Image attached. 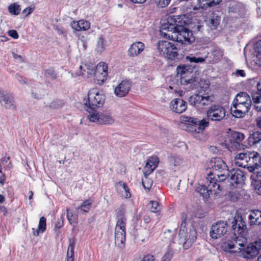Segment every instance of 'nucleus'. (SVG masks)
<instances>
[{"mask_svg":"<svg viewBox=\"0 0 261 261\" xmlns=\"http://www.w3.org/2000/svg\"><path fill=\"white\" fill-rule=\"evenodd\" d=\"M185 21H182L180 16H172L168 18L167 21L161 27L162 36L171 38L177 43L167 41H159L158 49L160 54L171 60H179L187 52L188 45L195 41V37L191 31L185 27Z\"/></svg>","mask_w":261,"mask_h":261,"instance_id":"nucleus-1","label":"nucleus"},{"mask_svg":"<svg viewBox=\"0 0 261 261\" xmlns=\"http://www.w3.org/2000/svg\"><path fill=\"white\" fill-rule=\"evenodd\" d=\"M207 179L220 184L227 179L229 175L228 166L225 162L219 158H212L207 163Z\"/></svg>","mask_w":261,"mask_h":261,"instance_id":"nucleus-2","label":"nucleus"},{"mask_svg":"<svg viewBox=\"0 0 261 261\" xmlns=\"http://www.w3.org/2000/svg\"><path fill=\"white\" fill-rule=\"evenodd\" d=\"M125 209L123 205H121L116 211L117 219L115 229V244L120 248H123L125 241V225L126 218H125Z\"/></svg>","mask_w":261,"mask_h":261,"instance_id":"nucleus-3","label":"nucleus"},{"mask_svg":"<svg viewBox=\"0 0 261 261\" xmlns=\"http://www.w3.org/2000/svg\"><path fill=\"white\" fill-rule=\"evenodd\" d=\"M84 67L87 69V74L81 73V75L86 78L94 75L95 78L99 82L103 83L107 78L108 74V65L104 62H100L95 67L93 64H85Z\"/></svg>","mask_w":261,"mask_h":261,"instance_id":"nucleus-4","label":"nucleus"},{"mask_svg":"<svg viewBox=\"0 0 261 261\" xmlns=\"http://www.w3.org/2000/svg\"><path fill=\"white\" fill-rule=\"evenodd\" d=\"M105 100V96L100 93L97 89H90L88 93V98L84 100L87 108L93 111L96 108L102 107Z\"/></svg>","mask_w":261,"mask_h":261,"instance_id":"nucleus-5","label":"nucleus"},{"mask_svg":"<svg viewBox=\"0 0 261 261\" xmlns=\"http://www.w3.org/2000/svg\"><path fill=\"white\" fill-rule=\"evenodd\" d=\"M181 121L187 123V129L188 131L192 133H199L208 126L209 121L208 119H203L198 120L197 118L187 116H180Z\"/></svg>","mask_w":261,"mask_h":261,"instance_id":"nucleus-6","label":"nucleus"},{"mask_svg":"<svg viewBox=\"0 0 261 261\" xmlns=\"http://www.w3.org/2000/svg\"><path fill=\"white\" fill-rule=\"evenodd\" d=\"M206 179L207 185L198 184L196 187V190L205 199L208 198L211 195H215L219 193L221 191L220 184Z\"/></svg>","mask_w":261,"mask_h":261,"instance_id":"nucleus-7","label":"nucleus"},{"mask_svg":"<svg viewBox=\"0 0 261 261\" xmlns=\"http://www.w3.org/2000/svg\"><path fill=\"white\" fill-rule=\"evenodd\" d=\"M208 120L215 122L222 121L226 116V110L221 105L214 104L211 106L206 111Z\"/></svg>","mask_w":261,"mask_h":261,"instance_id":"nucleus-8","label":"nucleus"},{"mask_svg":"<svg viewBox=\"0 0 261 261\" xmlns=\"http://www.w3.org/2000/svg\"><path fill=\"white\" fill-rule=\"evenodd\" d=\"M197 239V231L195 228L190 229L189 231L187 230H179V242L182 244L183 247L187 249L190 247L192 244Z\"/></svg>","mask_w":261,"mask_h":261,"instance_id":"nucleus-9","label":"nucleus"},{"mask_svg":"<svg viewBox=\"0 0 261 261\" xmlns=\"http://www.w3.org/2000/svg\"><path fill=\"white\" fill-rule=\"evenodd\" d=\"M231 229L234 236L243 237L248 232L247 224L242 216L236 215L231 222Z\"/></svg>","mask_w":261,"mask_h":261,"instance_id":"nucleus-10","label":"nucleus"},{"mask_svg":"<svg viewBox=\"0 0 261 261\" xmlns=\"http://www.w3.org/2000/svg\"><path fill=\"white\" fill-rule=\"evenodd\" d=\"M239 249L244 258H253L259 254L261 250V239L250 243L246 248Z\"/></svg>","mask_w":261,"mask_h":261,"instance_id":"nucleus-11","label":"nucleus"},{"mask_svg":"<svg viewBox=\"0 0 261 261\" xmlns=\"http://www.w3.org/2000/svg\"><path fill=\"white\" fill-rule=\"evenodd\" d=\"M188 101L192 106L201 107L210 105L213 101V98L206 94H195L189 97Z\"/></svg>","mask_w":261,"mask_h":261,"instance_id":"nucleus-12","label":"nucleus"},{"mask_svg":"<svg viewBox=\"0 0 261 261\" xmlns=\"http://www.w3.org/2000/svg\"><path fill=\"white\" fill-rule=\"evenodd\" d=\"M229 175H227L230 185L234 187L241 186L246 178L244 172L240 169H233L229 170Z\"/></svg>","mask_w":261,"mask_h":261,"instance_id":"nucleus-13","label":"nucleus"},{"mask_svg":"<svg viewBox=\"0 0 261 261\" xmlns=\"http://www.w3.org/2000/svg\"><path fill=\"white\" fill-rule=\"evenodd\" d=\"M0 103L5 109L16 110V105L13 95L6 91L0 89Z\"/></svg>","mask_w":261,"mask_h":261,"instance_id":"nucleus-14","label":"nucleus"},{"mask_svg":"<svg viewBox=\"0 0 261 261\" xmlns=\"http://www.w3.org/2000/svg\"><path fill=\"white\" fill-rule=\"evenodd\" d=\"M227 223L225 221H219L212 225L210 231V236L217 239L224 236L227 231Z\"/></svg>","mask_w":261,"mask_h":261,"instance_id":"nucleus-15","label":"nucleus"},{"mask_svg":"<svg viewBox=\"0 0 261 261\" xmlns=\"http://www.w3.org/2000/svg\"><path fill=\"white\" fill-rule=\"evenodd\" d=\"M251 107V104L248 102L243 104L232 102L230 110L234 117L236 118H242L249 112Z\"/></svg>","mask_w":261,"mask_h":261,"instance_id":"nucleus-16","label":"nucleus"},{"mask_svg":"<svg viewBox=\"0 0 261 261\" xmlns=\"http://www.w3.org/2000/svg\"><path fill=\"white\" fill-rule=\"evenodd\" d=\"M248 166L246 168L250 172L254 173L256 169L261 167V158L260 155L255 151H250L248 155Z\"/></svg>","mask_w":261,"mask_h":261,"instance_id":"nucleus-17","label":"nucleus"},{"mask_svg":"<svg viewBox=\"0 0 261 261\" xmlns=\"http://www.w3.org/2000/svg\"><path fill=\"white\" fill-rule=\"evenodd\" d=\"M131 87L132 82L130 81L123 80L115 87L114 93L117 97H124L128 93Z\"/></svg>","mask_w":261,"mask_h":261,"instance_id":"nucleus-18","label":"nucleus"},{"mask_svg":"<svg viewBox=\"0 0 261 261\" xmlns=\"http://www.w3.org/2000/svg\"><path fill=\"white\" fill-rule=\"evenodd\" d=\"M170 108L173 111L180 114L187 110V102L182 99L176 98L171 102Z\"/></svg>","mask_w":261,"mask_h":261,"instance_id":"nucleus-19","label":"nucleus"},{"mask_svg":"<svg viewBox=\"0 0 261 261\" xmlns=\"http://www.w3.org/2000/svg\"><path fill=\"white\" fill-rule=\"evenodd\" d=\"M145 49V44L140 41L133 43L128 48L127 55L130 57H135L139 55Z\"/></svg>","mask_w":261,"mask_h":261,"instance_id":"nucleus-20","label":"nucleus"},{"mask_svg":"<svg viewBox=\"0 0 261 261\" xmlns=\"http://www.w3.org/2000/svg\"><path fill=\"white\" fill-rule=\"evenodd\" d=\"M244 138V134L238 132H233L231 133L229 140L232 143V146H234L238 149H244V145L241 142Z\"/></svg>","mask_w":261,"mask_h":261,"instance_id":"nucleus-21","label":"nucleus"},{"mask_svg":"<svg viewBox=\"0 0 261 261\" xmlns=\"http://www.w3.org/2000/svg\"><path fill=\"white\" fill-rule=\"evenodd\" d=\"M159 163V159L157 156L150 157L144 167V173L146 176L151 173L154 169L158 167Z\"/></svg>","mask_w":261,"mask_h":261,"instance_id":"nucleus-22","label":"nucleus"},{"mask_svg":"<svg viewBox=\"0 0 261 261\" xmlns=\"http://www.w3.org/2000/svg\"><path fill=\"white\" fill-rule=\"evenodd\" d=\"M250 151H243L237 155L234 159L236 165L244 168H246L248 163V159Z\"/></svg>","mask_w":261,"mask_h":261,"instance_id":"nucleus-23","label":"nucleus"},{"mask_svg":"<svg viewBox=\"0 0 261 261\" xmlns=\"http://www.w3.org/2000/svg\"><path fill=\"white\" fill-rule=\"evenodd\" d=\"M248 220L249 223L252 225L261 224V211L258 210H253L251 211L249 216Z\"/></svg>","mask_w":261,"mask_h":261,"instance_id":"nucleus-24","label":"nucleus"},{"mask_svg":"<svg viewBox=\"0 0 261 261\" xmlns=\"http://www.w3.org/2000/svg\"><path fill=\"white\" fill-rule=\"evenodd\" d=\"M232 102L243 104L248 102L249 103H250L251 105H252V101L249 95L246 92H242L238 93L236 95Z\"/></svg>","mask_w":261,"mask_h":261,"instance_id":"nucleus-25","label":"nucleus"},{"mask_svg":"<svg viewBox=\"0 0 261 261\" xmlns=\"http://www.w3.org/2000/svg\"><path fill=\"white\" fill-rule=\"evenodd\" d=\"M46 228V219L44 217H41L40 218L38 229L35 230L33 228V234L35 236H38L40 233H43Z\"/></svg>","mask_w":261,"mask_h":261,"instance_id":"nucleus-26","label":"nucleus"},{"mask_svg":"<svg viewBox=\"0 0 261 261\" xmlns=\"http://www.w3.org/2000/svg\"><path fill=\"white\" fill-rule=\"evenodd\" d=\"M261 141V132L255 131L250 135L248 138V144L250 146L255 145Z\"/></svg>","mask_w":261,"mask_h":261,"instance_id":"nucleus-27","label":"nucleus"},{"mask_svg":"<svg viewBox=\"0 0 261 261\" xmlns=\"http://www.w3.org/2000/svg\"><path fill=\"white\" fill-rule=\"evenodd\" d=\"M191 44H188V50H189L187 52H186L184 53V54H186L188 53L189 55H192L194 57H203V56H207L206 55L204 54V48L203 47H200L199 48H195V49H191L190 45Z\"/></svg>","mask_w":261,"mask_h":261,"instance_id":"nucleus-28","label":"nucleus"},{"mask_svg":"<svg viewBox=\"0 0 261 261\" xmlns=\"http://www.w3.org/2000/svg\"><path fill=\"white\" fill-rule=\"evenodd\" d=\"M176 70L178 74H180V76H188L193 72V68H191V66L185 65L178 66Z\"/></svg>","mask_w":261,"mask_h":261,"instance_id":"nucleus-29","label":"nucleus"},{"mask_svg":"<svg viewBox=\"0 0 261 261\" xmlns=\"http://www.w3.org/2000/svg\"><path fill=\"white\" fill-rule=\"evenodd\" d=\"M221 17L215 14H214L211 18L207 20V25L212 30L216 29L220 24Z\"/></svg>","mask_w":261,"mask_h":261,"instance_id":"nucleus-30","label":"nucleus"},{"mask_svg":"<svg viewBox=\"0 0 261 261\" xmlns=\"http://www.w3.org/2000/svg\"><path fill=\"white\" fill-rule=\"evenodd\" d=\"M107 46V41L102 35H100L97 39L96 43V50L101 53L106 49Z\"/></svg>","mask_w":261,"mask_h":261,"instance_id":"nucleus-31","label":"nucleus"},{"mask_svg":"<svg viewBox=\"0 0 261 261\" xmlns=\"http://www.w3.org/2000/svg\"><path fill=\"white\" fill-rule=\"evenodd\" d=\"M99 124H111L114 122L113 117L107 114H100V118H99Z\"/></svg>","mask_w":261,"mask_h":261,"instance_id":"nucleus-32","label":"nucleus"},{"mask_svg":"<svg viewBox=\"0 0 261 261\" xmlns=\"http://www.w3.org/2000/svg\"><path fill=\"white\" fill-rule=\"evenodd\" d=\"M211 54L213 56V61L216 62L220 60L223 55V50L218 47H215L211 51Z\"/></svg>","mask_w":261,"mask_h":261,"instance_id":"nucleus-33","label":"nucleus"},{"mask_svg":"<svg viewBox=\"0 0 261 261\" xmlns=\"http://www.w3.org/2000/svg\"><path fill=\"white\" fill-rule=\"evenodd\" d=\"M44 75L46 78L54 80L58 77V73L53 67H49L43 71Z\"/></svg>","mask_w":261,"mask_h":261,"instance_id":"nucleus-34","label":"nucleus"},{"mask_svg":"<svg viewBox=\"0 0 261 261\" xmlns=\"http://www.w3.org/2000/svg\"><path fill=\"white\" fill-rule=\"evenodd\" d=\"M207 56L203 57H194L192 55L187 56L186 59L191 63H204Z\"/></svg>","mask_w":261,"mask_h":261,"instance_id":"nucleus-35","label":"nucleus"},{"mask_svg":"<svg viewBox=\"0 0 261 261\" xmlns=\"http://www.w3.org/2000/svg\"><path fill=\"white\" fill-rule=\"evenodd\" d=\"M86 110L89 113L88 116L89 121L99 124V118H100V114L97 113L95 110L92 111L91 110L87 108Z\"/></svg>","mask_w":261,"mask_h":261,"instance_id":"nucleus-36","label":"nucleus"},{"mask_svg":"<svg viewBox=\"0 0 261 261\" xmlns=\"http://www.w3.org/2000/svg\"><path fill=\"white\" fill-rule=\"evenodd\" d=\"M187 76H181V83L184 85H188L190 84V88L193 89L195 85L196 81L195 78L190 76L187 77Z\"/></svg>","mask_w":261,"mask_h":261,"instance_id":"nucleus-37","label":"nucleus"},{"mask_svg":"<svg viewBox=\"0 0 261 261\" xmlns=\"http://www.w3.org/2000/svg\"><path fill=\"white\" fill-rule=\"evenodd\" d=\"M67 218L69 223L73 227H75L78 221V216L67 210Z\"/></svg>","mask_w":261,"mask_h":261,"instance_id":"nucleus-38","label":"nucleus"},{"mask_svg":"<svg viewBox=\"0 0 261 261\" xmlns=\"http://www.w3.org/2000/svg\"><path fill=\"white\" fill-rule=\"evenodd\" d=\"M241 4L232 2L229 4L228 12L229 13H238L240 12Z\"/></svg>","mask_w":261,"mask_h":261,"instance_id":"nucleus-39","label":"nucleus"},{"mask_svg":"<svg viewBox=\"0 0 261 261\" xmlns=\"http://www.w3.org/2000/svg\"><path fill=\"white\" fill-rule=\"evenodd\" d=\"M251 96L257 111L261 112V96L256 93H251Z\"/></svg>","mask_w":261,"mask_h":261,"instance_id":"nucleus-40","label":"nucleus"},{"mask_svg":"<svg viewBox=\"0 0 261 261\" xmlns=\"http://www.w3.org/2000/svg\"><path fill=\"white\" fill-rule=\"evenodd\" d=\"M74 242H71L70 241V244L68 247L66 260V261H73V255H74Z\"/></svg>","mask_w":261,"mask_h":261,"instance_id":"nucleus-41","label":"nucleus"},{"mask_svg":"<svg viewBox=\"0 0 261 261\" xmlns=\"http://www.w3.org/2000/svg\"><path fill=\"white\" fill-rule=\"evenodd\" d=\"M8 11L11 14L18 15L21 11L20 6L16 3H13L9 6Z\"/></svg>","mask_w":261,"mask_h":261,"instance_id":"nucleus-42","label":"nucleus"},{"mask_svg":"<svg viewBox=\"0 0 261 261\" xmlns=\"http://www.w3.org/2000/svg\"><path fill=\"white\" fill-rule=\"evenodd\" d=\"M92 203V201L89 199L85 200L76 209L81 210L84 212H88L91 207Z\"/></svg>","mask_w":261,"mask_h":261,"instance_id":"nucleus-43","label":"nucleus"},{"mask_svg":"<svg viewBox=\"0 0 261 261\" xmlns=\"http://www.w3.org/2000/svg\"><path fill=\"white\" fill-rule=\"evenodd\" d=\"M234 242L237 244V240H228L224 243L222 247L223 250L226 252H231L232 251L231 250L236 247V245L234 244Z\"/></svg>","mask_w":261,"mask_h":261,"instance_id":"nucleus-44","label":"nucleus"},{"mask_svg":"<svg viewBox=\"0 0 261 261\" xmlns=\"http://www.w3.org/2000/svg\"><path fill=\"white\" fill-rule=\"evenodd\" d=\"M182 162L181 158L179 156L176 155H171L169 158V162L170 165H173L174 166H177L180 165Z\"/></svg>","mask_w":261,"mask_h":261,"instance_id":"nucleus-45","label":"nucleus"},{"mask_svg":"<svg viewBox=\"0 0 261 261\" xmlns=\"http://www.w3.org/2000/svg\"><path fill=\"white\" fill-rule=\"evenodd\" d=\"M79 24L81 31H87L90 28V23L88 21L84 19L79 20Z\"/></svg>","mask_w":261,"mask_h":261,"instance_id":"nucleus-46","label":"nucleus"},{"mask_svg":"<svg viewBox=\"0 0 261 261\" xmlns=\"http://www.w3.org/2000/svg\"><path fill=\"white\" fill-rule=\"evenodd\" d=\"M171 2V0H154V3L158 8H164L166 7Z\"/></svg>","mask_w":261,"mask_h":261,"instance_id":"nucleus-47","label":"nucleus"},{"mask_svg":"<svg viewBox=\"0 0 261 261\" xmlns=\"http://www.w3.org/2000/svg\"><path fill=\"white\" fill-rule=\"evenodd\" d=\"M117 186H119L120 188H122L124 191H125L126 193V198H129L131 196V194L130 192H129V189L126 186V184L124 183L123 181H120L118 182Z\"/></svg>","mask_w":261,"mask_h":261,"instance_id":"nucleus-48","label":"nucleus"},{"mask_svg":"<svg viewBox=\"0 0 261 261\" xmlns=\"http://www.w3.org/2000/svg\"><path fill=\"white\" fill-rule=\"evenodd\" d=\"M254 49L256 57L261 60V40H258L256 43Z\"/></svg>","mask_w":261,"mask_h":261,"instance_id":"nucleus-49","label":"nucleus"},{"mask_svg":"<svg viewBox=\"0 0 261 261\" xmlns=\"http://www.w3.org/2000/svg\"><path fill=\"white\" fill-rule=\"evenodd\" d=\"M64 103L61 100H54L49 104V107L51 109H58L63 106Z\"/></svg>","mask_w":261,"mask_h":261,"instance_id":"nucleus-50","label":"nucleus"},{"mask_svg":"<svg viewBox=\"0 0 261 261\" xmlns=\"http://www.w3.org/2000/svg\"><path fill=\"white\" fill-rule=\"evenodd\" d=\"M142 185L145 189L149 190L152 185V181L147 177L144 179H142Z\"/></svg>","mask_w":261,"mask_h":261,"instance_id":"nucleus-51","label":"nucleus"},{"mask_svg":"<svg viewBox=\"0 0 261 261\" xmlns=\"http://www.w3.org/2000/svg\"><path fill=\"white\" fill-rule=\"evenodd\" d=\"M151 207H150V211L152 213H156L159 211V203L157 201H151L150 202Z\"/></svg>","mask_w":261,"mask_h":261,"instance_id":"nucleus-52","label":"nucleus"},{"mask_svg":"<svg viewBox=\"0 0 261 261\" xmlns=\"http://www.w3.org/2000/svg\"><path fill=\"white\" fill-rule=\"evenodd\" d=\"M172 258V253L171 251H168L162 257L161 261H170Z\"/></svg>","mask_w":261,"mask_h":261,"instance_id":"nucleus-53","label":"nucleus"},{"mask_svg":"<svg viewBox=\"0 0 261 261\" xmlns=\"http://www.w3.org/2000/svg\"><path fill=\"white\" fill-rule=\"evenodd\" d=\"M70 25L73 30L77 31H81V30H80V24H79V21H74V20L72 21L70 23Z\"/></svg>","mask_w":261,"mask_h":261,"instance_id":"nucleus-54","label":"nucleus"},{"mask_svg":"<svg viewBox=\"0 0 261 261\" xmlns=\"http://www.w3.org/2000/svg\"><path fill=\"white\" fill-rule=\"evenodd\" d=\"M9 35L12 38L16 39L19 37V35L16 31L14 30H11L8 31Z\"/></svg>","mask_w":261,"mask_h":261,"instance_id":"nucleus-55","label":"nucleus"},{"mask_svg":"<svg viewBox=\"0 0 261 261\" xmlns=\"http://www.w3.org/2000/svg\"><path fill=\"white\" fill-rule=\"evenodd\" d=\"M33 11H34L33 8L29 7L27 8L26 9H24L22 11V13L23 14H25V16L27 17L28 15H29L30 14H31L33 12Z\"/></svg>","mask_w":261,"mask_h":261,"instance_id":"nucleus-56","label":"nucleus"},{"mask_svg":"<svg viewBox=\"0 0 261 261\" xmlns=\"http://www.w3.org/2000/svg\"><path fill=\"white\" fill-rule=\"evenodd\" d=\"M154 257L153 255L150 254H147L144 256L141 261H154Z\"/></svg>","mask_w":261,"mask_h":261,"instance_id":"nucleus-57","label":"nucleus"},{"mask_svg":"<svg viewBox=\"0 0 261 261\" xmlns=\"http://www.w3.org/2000/svg\"><path fill=\"white\" fill-rule=\"evenodd\" d=\"M257 91L252 92L253 93H257L259 95L261 96V80H259L256 85Z\"/></svg>","mask_w":261,"mask_h":261,"instance_id":"nucleus-58","label":"nucleus"},{"mask_svg":"<svg viewBox=\"0 0 261 261\" xmlns=\"http://www.w3.org/2000/svg\"><path fill=\"white\" fill-rule=\"evenodd\" d=\"M235 73H236V75L238 76H240L241 77H244L246 75L245 72L244 70L237 69Z\"/></svg>","mask_w":261,"mask_h":261,"instance_id":"nucleus-59","label":"nucleus"},{"mask_svg":"<svg viewBox=\"0 0 261 261\" xmlns=\"http://www.w3.org/2000/svg\"><path fill=\"white\" fill-rule=\"evenodd\" d=\"M6 181V176L2 172L0 173V184L3 186Z\"/></svg>","mask_w":261,"mask_h":261,"instance_id":"nucleus-60","label":"nucleus"},{"mask_svg":"<svg viewBox=\"0 0 261 261\" xmlns=\"http://www.w3.org/2000/svg\"><path fill=\"white\" fill-rule=\"evenodd\" d=\"M16 77L21 84H26V81L20 75L17 74Z\"/></svg>","mask_w":261,"mask_h":261,"instance_id":"nucleus-61","label":"nucleus"},{"mask_svg":"<svg viewBox=\"0 0 261 261\" xmlns=\"http://www.w3.org/2000/svg\"><path fill=\"white\" fill-rule=\"evenodd\" d=\"M0 212L3 213L4 216L6 215L8 213L7 208L4 206H0Z\"/></svg>","mask_w":261,"mask_h":261,"instance_id":"nucleus-62","label":"nucleus"},{"mask_svg":"<svg viewBox=\"0 0 261 261\" xmlns=\"http://www.w3.org/2000/svg\"><path fill=\"white\" fill-rule=\"evenodd\" d=\"M182 222L181 223V225H180V229L179 230H181V229H182V230H185V229H186V219H183V217H182Z\"/></svg>","mask_w":261,"mask_h":261,"instance_id":"nucleus-63","label":"nucleus"},{"mask_svg":"<svg viewBox=\"0 0 261 261\" xmlns=\"http://www.w3.org/2000/svg\"><path fill=\"white\" fill-rule=\"evenodd\" d=\"M256 125L258 128H261V116L256 119Z\"/></svg>","mask_w":261,"mask_h":261,"instance_id":"nucleus-64","label":"nucleus"}]
</instances>
